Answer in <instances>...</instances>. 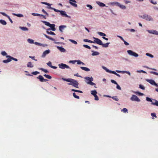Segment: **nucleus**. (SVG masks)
<instances>
[{"label": "nucleus", "mask_w": 158, "mask_h": 158, "mask_svg": "<svg viewBox=\"0 0 158 158\" xmlns=\"http://www.w3.org/2000/svg\"><path fill=\"white\" fill-rule=\"evenodd\" d=\"M40 69L42 70V71H44V72L45 73H48V70H47V69H44L43 68H41Z\"/></svg>", "instance_id": "43"}, {"label": "nucleus", "mask_w": 158, "mask_h": 158, "mask_svg": "<svg viewBox=\"0 0 158 158\" xmlns=\"http://www.w3.org/2000/svg\"><path fill=\"white\" fill-rule=\"evenodd\" d=\"M42 11L44 14H45L46 15L48 16V14L44 9H43L42 10Z\"/></svg>", "instance_id": "54"}, {"label": "nucleus", "mask_w": 158, "mask_h": 158, "mask_svg": "<svg viewBox=\"0 0 158 158\" xmlns=\"http://www.w3.org/2000/svg\"><path fill=\"white\" fill-rule=\"evenodd\" d=\"M130 99L132 101H136L138 102H139L140 101V99H139L135 95H133Z\"/></svg>", "instance_id": "5"}, {"label": "nucleus", "mask_w": 158, "mask_h": 158, "mask_svg": "<svg viewBox=\"0 0 158 158\" xmlns=\"http://www.w3.org/2000/svg\"><path fill=\"white\" fill-rule=\"evenodd\" d=\"M30 58H31L33 60H34L35 61H37V60H36V59H35V56H30L29 57Z\"/></svg>", "instance_id": "61"}, {"label": "nucleus", "mask_w": 158, "mask_h": 158, "mask_svg": "<svg viewBox=\"0 0 158 158\" xmlns=\"http://www.w3.org/2000/svg\"><path fill=\"white\" fill-rule=\"evenodd\" d=\"M118 6H119L121 8L123 9H125L126 8V7L123 5H121L120 4H118Z\"/></svg>", "instance_id": "30"}, {"label": "nucleus", "mask_w": 158, "mask_h": 158, "mask_svg": "<svg viewBox=\"0 0 158 158\" xmlns=\"http://www.w3.org/2000/svg\"><path fill=\"white\" fill-rule=\"evenodd\" d=\"M94 96L95 98L94 99L95 100L98 101V99H99L98 97V96L97 95V94L94 95Z\"/></svg>", "instance_id": "52"}, {"label": "nucleus", "mask_w": 158, "mask_h": 158, "mask_svg": "<svg viewBox=\"0 0 158 158\" xmlns=\"http://www.w3.org/2000/svg\"><path fill=\"white\" fill-rule=\"evenodd\" d=\"M39 73H40L38 72L35 71V72H32L31 73V74H33L34 75H36L37 74H39Z\"/></svg>", "instance_id": "46"}, {"label": "nucleus", "mask_w": 158, "mask_h": 158, "mask_svg": "<svg viewBox=\"0 0 158 158\" xmlns=\"http://www.w3.org/2000/svg\"><path fill=\"white\" fill-rule=\"evenodd\" d=\"M72 1H70L69 2V3L71 4L72 6H73L77 7V4L75 3H73L71 2Z\"/></svg>", "instance_id": "24"}, {"label": "nucleus", "mask_w": 158, "mask_h": 158, "mask_svg": "<svg viewBox=\"0 0 158 158\" xmlns=\"http://www.w3.org/2000/svg\"><path fill=\"white\" fill-rule=\"evenodd\" d=\"M154 101H155V102H152V104L158 106V101L156 100H154Z\"/></svg>", "instance_id": "23"}, {"label": "nucleus", "mask_w": 158, "mask_h": 158, "mask_svg": "<svg viewBox=\"0 0 158 158\" xmlns=\"http://www.w3.org/2000/svg\"><path fill=\"white\" fill-rule=\"evenodd\" d=\"M41 3L45 4V5H48V6H51V4H49L48 2H42Z\"/></svg>", "instance_id": "50"}, {"label": "nucleus", "mask_w": 158, "mask_h": 158, "mask_svg": "<svg viewBox=\"0 0 158 158\" xmlns=\"http://www.w3.org/2000/svg\"><path fill=\"white\" fill-rule=\"evenodd\" d=\"M62 79L64 81L70 82L68 84V85H72L74 87L78 88L79 83L76 80L71 78H62Z\"/></svg>", "instance_id": "1"}, {"label": "nucleus", "mask_w": 158, "mask_h": 158, "mask_svg": "<svg viewBox=\"0 0 158 158\" xmlns=\"http://www.w3.org/2000/svg\"><path fill=\"white\" fill-rule=\"evenodd\" d=\"M116 85H117L116 88L119 90H121V88L120 86L118 84Z\"/></svg>", "instance_id": "58"}, {"label": "nucleus", "mask_w": 158, "mask_h": 158, "mask_svg": "<svg viewBox=\"0 0 158 158\" xmlns=\"http://www.w3.org/2000/svg\"><path fill=\"white\" fill-rule=\"evenodd\" d=\"M139 88L142 89L144 90L145 89V87L141 85H139Z\"/></svg>", "instance_id": "49"}, {"label": "nucleus", "mask_w": 158, "mask_h": 158, "mask_svg": "<svg viewBox=\"0 0 158 158\" xmlns=\"http://www.w3.org/2000/svg\"><path fill=\"white\" fill-rule=\"evenodd\" d=\"M151 116L152 117H154L155 118H156L157 117H156V114L155 113H152L151 114Z\"/></svg>", "instance_id": "55"}, {"label": "nucleus", "mask_w": 158, "mask_h": 158, "mask_svg": "<svg viewBox=\"0 0 158 158\" xmlns=\"http://www.w3.org/2000/svg\"><path fill=\"white\" fill-rule=\"evenodd\" d=\"M66 27L65 25H61L59 27V30L61 32H63V30Z\"/></svg>", "instance_id": "14"}, {"label": "nucleus", "mask_w": 158, "mask_h": 158, "mask_svg": "<svg viewBox=\"0 0 158 158\" xmlns=\"http://www.w3.org/2000/svg\"><path fill=\"white\" fill-rule=\"evenodd\" d=\"M146 81L152 85H154L157 87L158 86V85L155 82L154 80L150 79H147Z\"/></svg>", "instance_id": "8"}, {"label": "nucleus", "mask_w": 158, "mask_h": 158, "mask_svg": "<svg viewBox=\"0 0 158 158\" xmlns=\"http://www.w3.org/2000/svg\"><path fill=\"white\" fill-rule=\"evenodd\" d=\"M37 78L39 79L41 82H43L44 81H48L47 79H44L43 77L41 75H39Z\"/></svg>", "instance_id": "10"}, {"label": "nucleus", "mask_w": 158, "mask_h": 158, "mask_svg": "<svg viewBox=\"0 0 158 158\" xmlns=\"http://www.w3.org/2000/svg\"><path fill=\"white\" fill-rule=\"evenodd\" d=\"M153 31L152 34L157 35L158 31L155 30Z\"/></svg>", "instance_id": "63"}, {"label": "nucleus", "mask_w": 158, "mask_h": 158, "mask_svg": "<svg viewBox=\"0 0 158 158\" xmlns=\"http://www.w3.org/2000/svg\"><path fill=\"white\" fill-rule=\"evenodd\" d=\"M103 68L105 69L107 72L109 73L110 72V70L108 69L106 67H103Z\"/></svg>", "instance_id": "42"}, {"label": "nucleus", "mask_w": 158, "mask_h": 158, "mask_svg": "<svg viewBox=\"0 0 158 158\" xmlns=\"http://www.w3.org/2000/svg\"><path fill=\"white\" fill-rule=\"evenodd\" d=\"M57 48L59 49L60 51L62 52H64L65 51V50L62 47H60L59 46L57 47Z\"/></svg>", "instance_id": "16"}, {"label": "nucleus", "mask_w": 158, "mask_h": 158, "mask_svg": "<svg viewBox=\"0 0 158 158\" xmlns=\"http://www.w3.org/2000/svg\"><path fill=\"white\" fill-rule=\"evenodd\" d=\"M0 23L3 25H5L6 24V22L4 20H0Z\"/></svg>", "instance_id": "28"}, {"label": "nucleus", "mask_w": 158, "mask_h": 158, "mask_svg": "<svg viewBox=\"0 0 158 158\" xmlns=\"http://www.w3.org/2000/svg\"><path fill=\"white\" fill-rule=\"evenodd\" d=\"M123 73H127L128 74L129 76L131 75V73L129 71H123Z\"/></svg>", "instance_id": "59"}, {"label": "nucleus", "mask_w": 158, "mask_h": 158, "mask_svg": "<svg viewBox=\"0 0 158 158\" xmlns=\"http://www.w3.org/2000/svg\"><path fill=\"white\" fill-rule=\"evenodd\" d=\"M44 36L46 38H48L50 40H52V41H55V40L54 39L51 38L49 36H48L47 35H46V34H44Z\"/></svg>", "instance_id": "20"}, {"label": "nucleus", "mask_w": 158, "mask_h": 158, "mask_svg": "<svg viewBox=\"0 0 158 158\" xmlns=\"http://www.w3.org/2000/svg\"><path fill=\"white\" fill-rule=\"evenodd\" d=\"M32 15L34 16H40V14L37 13H32Z\"/></svg>", "instance_id": "53"}, {"label": "nucleus", "mask_w": 158, "mask_h": 158, "mask_svg": "<svg viewBox=\"0 0 158 158\" xmlns=\"http://www.w3.org/2000/svg\"><path fill=\"white\" fill-rule=\"evenodd\" d=\"M97 93V92L96 90H93L91 91V94H92L94 96Z\"/></svg>", "instance_id": "34"}, {"label": "nucleus", "mask_w": 158, "mask_h": 158, "mask_svg": "<svg viewBox=\"0 0 158 158\" xmlns=\"http://www.w3.org/2000/svg\"><path fill=\"white\" fill-rule=\"evenodd\" d=\"M97 3L98 5L100 6L101 7H104L106 5L105 4L102 2H101L98 1L97 2Z\"/></svg>", "instance_id": "15"}, {"label": "nucleus", "mask_w": 158, "mask_h": 158, "mask_svg": "<svg viewBox=\"0 0 158 158\" xmlns=\"http://www.w3.org/2000/svg\"><path fill=\"white\" fill-rule=\"evenodd\" d=\"M47 64L48 66L50 67L51 68H52L54 69H56L57 68V67L56 66H53L52 65V63L50 61L48 62L47 63Z\"/></svg>", "instance_id": "12"}, {"label": "nucleus", "mask_w": 158, "mask_h": 158, "mask_svg": "<svg viewBox=\"0 0 158 158\" xmlns=\"http://www.w3.org/2000/svg\"><path fill=\"white\" fill-rule=\"evenodd\" d=\"M110 44L109 42L107 43L106 44H103L102 43V44L101 45L102 46V47L104 48H106L108 46L109 44Z\"/></svg>", "instance_id": "22"}, {"label": "nucleus", "mask_w": 158, "mask_h": 158, "mask_svg": "<svg viewBox=\"0 0 158 158\" xmlns=\"http://www.w3.org/2000/svg\"><path fill=\"white\" fill-rule=\"evenodd\" d=\"M48 8H50L51 9H52V10H54V11L56 12H60V11L61 10H57V9H56L54 8H52V7H49Z\"/></svg>", "instance_id": "26"}, {"label": "nucleus", "mask_w": 158, "mask_h": 158, "mask_svg": "<svg viewBox=\"0 0 158 158\" xmlns=\"http://www.w3.org/2000/svg\"><path fill=\"white\" fill-rule=\"evenodd\" d=\"M1 53V54L3 56H6L7 54L6 53L5 51L2 52Z\"/></svg>", "instance_id": "51"}, {"label": "nucleus", "mask_w": 158, "mask_h": 158, "mask_svg": "<svg viewBox=\"0 0 158 158\" xmlns=\"http://www.w3.org/2000/svg\"><path fill=\"white\" fill-rule=\"evenodd\" d=\"M121 111L122 112H123L124 113H126V112L128 113V110L127 109L125 108H123V109L121 110Z\"/></svg>", "instance_id": "37"}, {"label": "nucleus", "mask_w": 158, "mask_h": 158, "mask_svg": "<svg viewBox=\"0 0 158 158\" xmlns=\"http://www.w3.org/2000/svg\"><path fill=\"white\" fill-rule=\"evenodd\" d=\"M83 46L84 47L86 48H88L89 49H91L90 47L88 45H85V44H84V45H83Z\"/></svg>", "instance_id": "45"}, {"label": "nucleus", "mask_w": 158, "mask_h": 158, "mask_svg": "<svg viewBox=\"0 0 158 158\" xmlns=\"http://www.w3.org/2000/svg\"><path fill=\"white\" fill-rule=\"evenodd\" d=\"M73 96L75 98H77V99H79V96H77V95L76 94V93H73Z\"/></svg>", "instance_id": "38"}, {"label": "nucleus", "mask_w": 158, "mask_h": 158, "mask_svg": "<svg viewBox=\"0 0 158 158\" xmlns=\"http://www.w3.org/2000/svg\"><path fill=\"white\" fill-rule=\"evenodd\" d=\"M81 68L83 70L86 71H89L90 70V69L89 68L85 67H81Z\"/></svg>", "instance_id": "18"}, {"label": "nucleus", "mask_w": 158, "mask_h": 158, "mask_svg": "<svg viewBox=\"0 0 158 158\" xmlns=\"http://www.w3.org/2000/svg\"><path fill=\"white\" fill-rule=\"evenodd\" d=\"M44 76L48 79H51L52 78V77L48 75L44 74Z\"/></svg>", "instance_id": "35"}, {"label": "nucleus", "mask_w": 158, "mask_h": 158, "mask_svg": "<svg viewBox=\"0 0 158 158\" xmlns=\"http://www.w3.org/2000/svg\"><path fill=\"white\" fill-rule=\"evenodd\" d=\"M92 52H93V53L92 54V55L93 56H97L99 54V53L98 52H94L93 51H92Z\"/></svg>", "instance_id": "21"}, {"label": "nucleus", "mask_w": 158, "mask_h": 158, "mask_svg": "<svg viewBox=\"0 0 158 158\" xmlns=\"http://www.w3.org/2000/svg\"><path fill=\"white\" fill-rule=\"evenodd\" d=\"M85 81L87 84L88 82L93 81V78L92 77H85Z\"/></svg>", "instance_id": "9"}, {"label": "nucleus", "mask_w": 158, "mask_h": 158, "mask_svg": "<svg viewBox=\"0 0 158 158\" xmlns=\"http://www.w3.org/2000/svg\"><path fill=\"white\" fill-rule=\"evenodd\" d=\"M98 34H99L101 36H106V34H105V33H102V32H98Z\"/></svg>", "instance_id": "27"}, {"label": "nucleus", "mask_w": 158, "mask_h": 158, "mask_svg": "<svg viewBox=\"0 0 158 158\" xmlns=\"http://www.w3.org/2000/svg\"><path fill=\"white\" fill-rule=\"evenodd\" d=\"M112 98L114 99V100L116 101H118V99L117 98V97L116 96H113L112 97H111Z\"/></svg>", "instance_id": "40"}, {"label": "nucleus", "mask_w": 158, "mask_h": 158, "mask_svg": "<svg viewBox=\"0 0 158 158\" xmlns=\"http://www.w3.org/2000/svg\"><path fill=\"white\" fill-rule=\"evenodd\" d=\"M88 84H89L91 85H95V84L93 83L92 81H90L88 83Z\"/></svg>", "instance_id": "41"}, {"label": "nucleus", "mask_w": 158, "mask_h": 158, "mask_svg": "<svg viewBox=\"0 0 158 158\" xmlns=\"http://www.w3.org/2000/svg\"><path fill=\"white\" fill-rule=\"evenodd\" d=\"M47 33L48 34H50V35H56L55 34L54 32H53L52 31L49 32L48 31H47Z\"/></svg>", "instance_id": "36"}, {"label": "nucleus", "mask_w": 158, "mask_h": 158, "mask_svg": "<svg viewBox=\"0 0 158 158\" xmlns=\"http://www.w3.org/2000/svg\"><path fill=\"white\" fill-rule=\"evenodd\" d=\"M7 17L9 19V20H10V22L11 23H13V21H12V19L10 18V17H9V16H8Z\"/></svg>", "instance_id": "62"}, {"label": "nucleus", "mask_w": 158, "mask_h": 158, "mask_svg": "<svg viewBox=\"0 0 158 158\" xmlns=\"http://www.w3.org/2000/svg\"><path fill=\"white\" fill-rule=\"evenodd\" d=\"M85 42H89L91 43H93V41H91V40H88V39H84L83 40Z\"/></svg>", "instance_id": "31"}, {"label": "nucleus", "mask_w": 158, "mask_h": 158, "mask_svg": "<svg viewBox=\"0 0 158 158\" xmlns=\"http://www.w3.org/2000/svg\"><path fill=\"white\" fill-rule=\"evenodd\" d=\"M59 68L61 69H64L65 68L69 69V67L67 65L63 63H61L58 64Z\"/></svg>", "instance_id": "6"}, {"label": "nucleus", "mask_w": 158, "mask_h": 158, "mask_svg": "<svg viewBox=\"0 0 158 158\" xmlns=\"http://www.w3.org/2000/svg\"><path fill=\"white\" fill-rule=\"evenodd\" d=\"M42 22L44 23L46 25L49 27L51 28V29L52 31H55L56 30V29L55 27V24H51L49 22L45 21H42Z\"/></svg>", "instance_id": "2"}, {"label": "nucleus", "mask_w": 158, "mask_h": 158, "mask_svg": "<svg viewBox=\"0 0 158 158\" xmlns=\"http://www.w3.org/2000/svg\"><path fill=\"white\" fill-rule=\"evenodd\" d=\"M146 100L148 102H152V100H151V98L148 97H147L146 98Z\"/></svg>", "instance_id": "47"}, {"label": "nucleus", "mask_w": 158, "mask_h": 158, "mask_svg": "<svg viewBox=\"0 0 158 158\" xmlns=\"http://www.w3.org/2000/svg\"><path fill=\"white\" fill-rule=\"evenodd\" d=\"M111 81L112 83H114L115 84H117V82L115 81L114 80H111Z\"/></svg>", "instance_id": "60"}, {"label": "nucleus", "mask_w": 158, "mask_h": 158, "mask_svg": "<svg viewBox=\"0 0 158 158\" xmlns=\"http://www.w3.org/2000/svg\"><path fill=\"white\" fill-rule=\"evenodd\" d=\"M20 28L22 30L24 31H28V28L25 27H20Z\"/></svg>", "instance_id": "29"}, {"label": "nucleus", "mask_w": 158, "mask_h": 158, "mask_svg": "<svg viewBox=\"0 0 158 158\" xmlns=\"http://www.w3.org/2000/svg\"><path fill=\"white\" fill-rule=\"evenodd\" d=\"M149 1L150 2H151V3H152L154 5L156 4L157 3L156 2V1H153L152 0H149Z\"/></svg>", "instance_id": "48"}, {"label": "nucleus", "mask_w": 158, "mask_h": 158, "mask_svg": "<svg viewBox=\"0 0 158 158\" xmlns=\"http://www.w3.org/2000/svg\"><path fill=\"white\" fill-rule=\"evenodd\" d=\"M50 52V51L49 50H46L45 51H44L42 56L43 57H45V56H46V55H47V54H48V53H49Z\"/></svg>", "instance_id": "11"}, {"label": "nucleus", "mask_w": 158, "mask_h": 158, "mask_svg": "<svg viewBox=\"0 0 158 158\" xmlns=\"http://www.w3.org/2000/svg\"><path fill=\"white\" fill-rule=\"evenodd\" d=\"M124 42V44L126 45H129V44L126 41L124 40V41H123Z\"/></svg>", "instance_id": "64"}, {"label": "nucleus", "mask_w": 158, "mask_h": 158, "mask_svg": "<svg viewBox=\"0 0 158 158\" xmlns=\"http://www.w3.org/2000/svg\"><path fill=\"white\" fill-rule=\"evenodd\" d=\"M69 40L70 41L72 42L73 43L75 44H77V42L76 41L74 40H72V39H69Z\"/></svg>", "instance_id": "33"}, {"label": "nucleus", "mask_w": 158, "mask_h": 158, "mask_svg": "<svg viewBox=\"0 0 158 158\" xmlns=\"http://www.w3.org/2000/svg\"><path fill=\"white\" fill-rule=\"evenodd\" d=\"M127 52L130 55L134 56L135 57H137L139 56L137 53L133 52L131 50H128L127 51Z\"/></svg>", "instance_id": "7"}, {"label": "nucleus", "mask_w": 158, "mask_h": 158, "mask_svg": "<svg viewBox=\"0 0 158 158\" xmlns=\"http://www.w3.org/2000/svg\"><path fill=\"white\" fill-rule=\"evenodd\" d=\"M86 6L87 7H88L89 8V9H90V10H91L93 8V7H92V6H91V5H89V4H88L86 5Z\"/></svg>", "instance_id": "57"}, {"label": "nucleus", "mask_w": 158, "mask_h": 158, "mask_svg": "<svg viewBox=\"0 0 158 158\" xmlns=\"http://www.w3.org/2000/svg\"><path fill=\"white\" fill-rule=\"evenodd\" d=\"M93 38L94 39V41H93L94 43H96L97 44L100 45H102V41L98 38H95V37H93Z\"/></svg>", "instance_id": "4"}, {"label": "nucleus", "mask_w": 158, "mask_h": 158, "mask_svg": "<svg viewBox=\"0 0 158 158\" xmlns=\"http://www.w3.org/2000/svg\"><path fill=\"white\" fill-rule=\"evenodd\" d=\"M77 64H84V63L82 62L80 60H78L77 61Z\"/></svg>", "instance_id": "56"}, {"label": "nucleus", "mask_w": 158, "mask_h": 158, "mask_svg": "<svg viewBox=\"0 0 158 158\" xmlns=\"http://www.w3.org/2000/svg\"><path fill=\"white\" fill-rule=\"evenodd\" d=\"M6 57H9V58H10V59H11V60L12 59L14 60H15V61H18V60L17 59H16V58H14L12 57H11V56H6Z\"/></svg>", "instance_id": "25"}, {"label": "nucleus", "mask_w": 158, "mask_h": 158, "mask_svg": "<svg viewBox=\"0 0 158 158\" xmlns=\"http://www.w3.org/2000/svg\"><path fill=\"white\" fill-rule=\"evenodd\" d=\"M60 13L61 15L63 16L68 17V16L66 14V12L65 11L61 10Z\"/></svg>", "instance_id": "13"}, {"label": "nucleus", "mask_w": 158, "mask_h": 158, "mask_svg": "<svg viewBox=\"0 0 158 158\" xmlns=\"http://www.w3.org/2000/svg\"><path fill=\"white\" fill-rule=\"evenodd\" d=\"M146 55L148 56L151 58H153L154 56L153 55H152L151 54H149V53H146Z\"/></svg>", "instance_id": "44"}, {"label": "nucleus", "mask_w": 158, "mask_h": 158, "mask_svg": "<svg viewBox=\"0 0 158 158\" xmlns=\"http://www.w3.org/2000/svg\"><path fill=\"white\" fill-rule=\"evenodd\" d=\"M27 66L29 68H32L33 67V65L32 64L31 62H28L27 64Z\"/></svg>", "instance_id": "17"}, {"label": "nucleus", "mask_w": 158, "mask_h": 158, "mask_svg": "<svg viewBox=\"0 0 158 158\" xmlns=\"http://www.w3.org/2000/svg\"><path fill=\"white\" fill-rule=\"evenodd\" d=\"M28 42L31 44H33L34 43V40L31 39H29L27 40Z\"/></svg>", "instance_id": "39"}, {"label": "nucleus", "mask_w": 158, "mask_h": 158, "mask_svg": "<svg viewBox=\"0 0 158 158\" xmlns=\"http://www.w3.org/2000/svg\"><path fill=\"white\" fill-rule=\"evenodd\" d=\"M13 14L15 16H16L18 17H23V15L22 14H16L15 13H13Z\"/></svg>", "instance_id": "32"}, {"label": "nucleus", "mask_w": 158, "mask_h": 158, "mask_svg": "<svg viewBox=\"0 0 158 158\" xmlns=\"http://www.w3.org/2000/svg\"><path fill=\"white\" fill-rule=\"evenodd\" d=\"M11 61V59L8 58L7 60H4L3 61V62L5 63L9 62Z\"/></svg>", "instance_id": "19"}, {"label": "nucleus", "mask_w": 158, "mask_h": 158, "mask_svg": "<svg viewBox=\"0 0 158 158\" xmlns=\"http://www.w3.org/2000/svg\"><path fill=\"white\" fill-rule=\"evenodd\" d=\"M141 18L145 19L146 20L148 21H153V19L152 17L150 15L147 14H145L142 16Z\"/></svg>", "instance_id": "3"}]
</instances>
